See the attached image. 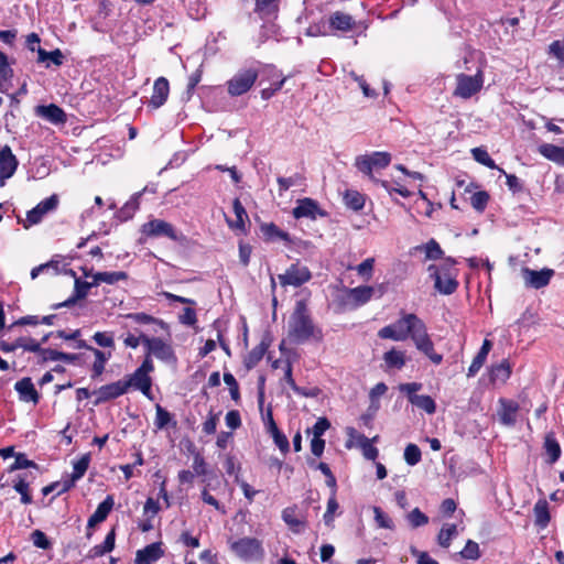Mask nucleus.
Wrapping results in <instances>:
<instances>
[{
  "mask_svg": "<svg viewBox=\"0 0 564 564\" xmlns=\"http://www.w3.org/2000/svg\"><path fill=\"white\" fill-rule=\"evenodd\" d=\"M535 517V524L544 529L547 527L550 522V512H549V503L546 500H539L533 509Z\"/></svg>",
  "mask_w": 564,
  "mask_h": 564,
  "instance_id": "31",
  "label": "nucleus"
},
{
  "mask_svg": "<svg viewBox=\"0 0 564 564\" xmlns=\"http://www.w3.org/2000/svg\"><path fill=\"white\" fill-rule=\"evenodd\" d=\"M127 388H134L135 390L141 391L145 397H150L152 379L150 376L139 371L138 369L129 377L128 380H124Z\"/></svg>",
  "mask_w": 564,
  "mask_h": 564,
  "instance_id": "21",
  "label": "nucleus"
},
{
  "mask_svg": "<svg viewBox=\"0 0 564 564\" xmlns=\"http://www.w3.org/2000/svg\"><path fill=\"white\" fill-rule=\"evenodd\" d=\"M422 389V383L420 382H408L401 383L399 386V390L402 393H405L408 400L411 404L416 408L425 411L427 414H434L436 411V403L430 395H420L416 394L417 391Z\"/></svg>",
  "mask_w": 564,
  "mask_h": 564,
  "instance_id": "5",
  "label": "nucleus"
},
{
  "mask_svg": "<svg viewBox=\"0 0 564 564\" xmlns=\"http://www.w3.org/2000/svg\"><path fill=\"white\" fill-rule=\"evenodd\" d=\"M338 502L336 500L335 490L332 492L328 501H327V509L324 513V522L326 525H330L334 520V513L338 509Z\"/></svg>",
  "mask_w": 564,
  "mask_h": 564,
  "instance_id": "57",
  "label": "nucleus"
},
{
  "mask_svg": "<svg viewBox=\"0 0 564 564\" xmlns=\"http://www.w3.org/2000/svg\"><path fill=\"white\" fill-rule=\"evenodd\" d=\"M373 513H375V521L379 528L390 529V530L394 529V523H393L392 519L387 513H384L381 510V508L373 507Z\"/></svg>",
  "mask_w": 564,
  "mask_h": 564,
  "instance_id": "53",
  "label": "nucleus"
},
{
  "mask_svg": "<svg viewBox=\"0 0 564 564\" xmlns=\"http://www.w3.org/2000/svg\"><path fill=\"white\" fill-rule=\"evenodd\" d=\"M155 410H156V415H155L154 423L158 429H163L171 422L172 416H171L170 412H167L164 408H162L159 404L156 405Z\"/></svg>",
  "mask_w": 564,
  "mask_h": 564,
  "instance_id": "62",
  "label": "nucleus"
},
{
  "mask_svg": "<svg viewBox=\"0 0 564 564\" xmlns=\"http://www.w3.org/2000/svg\"><path fill=\"white\" fill-rule=\"evenodd\" d=\"M383 360L388 368H394L399 370L404 367L406 361L404 351L397 350L394 348L384 352Z\"/></svg>",
  "mask_w": 564,
  "mask_h": 564,
  "instance_id": "33",
  "label": "nucleus"
},
{
  "mask_svg": "<svg viewBox=\"0 0 564 564\" xmlns=\"http://www.w3.org/2000/svg\"><path fill=\"white\" fill-rule=\"evenodd\" d=\"M454 264V260L447 259L442 268L435 264H431L427 268L430 276L434 280V288L442 294L449 295L454 293L458 286V282L449 271V268Z\"/></svg>",
  "mask_w": 564,
  "mask_h": 564,
  "instance_id": "3",
  "label": "nucleus"
},
{
  "mask_svg": "<svg viewBox=\"0 0 564 564\" xmlns=\"http://www.w3.org/2000/svg\"><path fill=\"white\" fill-rule=\"evenodd\" d=\"M34 111L37 117L53 124H63L67 120L65 111L55 104L36 106Z\"/></svg>",
  "mask_w": 564,
  "mask_h": 564,
  "instance_id": "17",
  "label": "nucleus"
},
{
  "mask_svg": "<svg viewBox=\"0 0 564 564\" xmlns=\"http://www.w3.org/2000/svg\"><path fill=\"white\" fill-rule=\"evenodd\" d=\"M521 274L528 288L538 290L546 286L550 283L552 276L554 275V270L544 268L540 271H536L530 268H523L521 270Z\"/></svg>",
  "mask_w": 564,
  "mask_h": 564,
  "instance_id": "14",
  "label": "nucleus"
},
{
  "mask_svg": "<svg viewBox=\"0 0 564 564\" xmlns=\"http://www.w3.org/2000/svg\"><path fill=\"white\" fill-rule=\"evenodd\" d=\"M421 449L415 444L406 445L404 449V459L410 466L416 465L421 460Z\"/></svg>",
  "mask_w": 564,
  "mask_h": 564,
  "instance_id": "54",
  "label": "nucleus"
},
{
  "mask_svg": "<svg viewBox=\"0 0 564 564\" xmlns=\"http://www.w3.org/2000/svg\"><path fill=\"white\" fill-rule=\"evenodd\" d=\"M471 154L475 161H477L478 163L489 169H499L485 149L474 148L471 150Z\"/></svg>",
  "mask_w": 564,
  "mask_h": 564,
  "instance_id": "48",
  "label": "nucleus"
},
{
  "mask_svg": "<svg viewBox=\"0 0 564 564\" xmlns=\"http://www.w3.org/2000/svg\"><path fill=\"white\" fill-rule=\"evenodd\" d=\"M258 72L256 69H242L228 82V93L231 96H240L247 93L256 83Z\"/></svg>",
  "mask_w": 564,
  "mask_h": 564,
  "instance_id": "8",
  "label": "nucleus"
},
{
  "mask_svg": "<svg viewBox=\"0 0 564 564\" xmlns=\"http://www.w3.org/2000/svg\"><path fill=\"white\" fill-rule=\"evenodd\" d=\"M31 540L33 544L39 549L47 550L51 547V542L48 541L45 533L41 530L33 531L31 534Z\"/></svg>",
  "mask_w": 564,
  "mask_h": 564,
  "instance_id": "63",
  "label": "nucleus"
},
{
  "mask_svg": "<svg viewBox=\"0 0 564 564\" xmlns=\"http://www.w3.org/2000/svg\"><path fill=\"white\" fill-rule=\"evenodd\" d=\"M57 205L58 197L55 194L40 202L34 208L28 212L26 218L23 221V227L28 229L29 227L41 223L43 217L47 213L54 210Z\"/></svg>",
  "mask_w": 564,
  "mask_h": 564,
  "instance_id": "12",
  "label": "nucleus"
},
{
  "mask_svg": "<svg viewBox=\"0 0 564 564\" xmlns=\"http://www.w3.org/2000/svg\"><path fill=\"white\" fill-rule=\"evenodd\" d=\"M231 551L242 560L257 561L263 556L261 542L256 538H242L230 544Z\"/></svg>",
  "mask_w": 564,
  "mask_h": 564,
  "instance_id": "6",
  "label": "nucleus"
},
{
  "mask_svg": "<svg viewBox=\"0 0 564 564\" xmlns=\"http://www.w3.org/2000/svg\"><path fill=\"white\" fill-rule=\"evenodd\" d=\"M391 162V154L388 152H372L371 154L360 155L356 158L355 165L364 174H366L373 183L379 184L381 181L372 174L373 170H380L388 166Z\"/></svg>",
  "mask_w": 564,
  "mask_h": 564,
  "instance_id": "4",
  "label": "nucleus"
},
{
  "mask_svg": "<svg viewBox=\"0 0 564 564\" xmlns=\"http://www.w3.org/2000/svg\"><path fill=\"white\" fill-rule=\"evenodd\" d=\"M93 354L95 355V361L93 365V378H96L104 372L105 365L107 360L111 357V354H106L97 348L93 349Z\"/></svg>",
  "mask_w": 564,
  "mask_h": 564,
  "instance_id": "43",
  "label": "nucleus"
},
{
  "mask_svg": "<svg viewBox=\"0 0 564 564\" xmlns=\"http://www.w3.org/2000/svg\"><path fill=\"white\" fill-rule=\"evenodd\" d=\"M378 336L382 339L395 341H403L410 337L415 348L424 354L433 364L440 365L443 361V356L434 349V344L427 333L425 323L413 313L403 314L394 323L382 327L378 332Z\"/></svg>",
  "mask_w": 564,
  "mask_h": 564,
  "instance_id": "1",
  "label": "nucleus"
},
{
  "mask_svg": "<svg viewBox=\"0 0 564 564\" xmlns=\"http://www.w3.org/2000/svg\"><path fill=\"white\" fill-rule=\"evenodd\" d=\"M460 556L467 560H477L480 557L479 545L473 540H468L465 547L460 551Z\"/></svg>",
  "mask_w": 564,
  "mask_h": 564,
  "instance_id": "55",
  "label": "nucleus"
},
{
  "mask_svg": "<svg viewBox=\"0 0 564 564\" xmlns=\"http://www.w3.org/2000/svg\"><path fill=\"white\" fill-rule=\"evenodd\" d=\"M489 200V195L486 192H477L470 197L471 206L478 210L482 212Z\"/></svg>",
  "mask_w": 564,
  "mask_h": 564,
  "instance_id": "59",
  "label": "nucleus"
},
{
  "mask_svg": "<svg viewBox=\"0 0 564 564\" xmlns=\"http://www.w3.org/2000/svg\"><path fill=\"white\" fill-rule=\"evenodd\" d=\"M128 388L124 380H118L116 382L105 384L98 390L94 391L96 395L95 404L105 403L109 400L117 399L127 393Z\"/></svg>",
  "mask_w": 564,
  "mask_h": 564,
  "instance_id": "15",
  "label": "nucleus"
},
{
  "mask_svg": "<svg viewBox=\"0 0 564 564\" xmlns=\"http://www.w3.org/2000/svg\"><path fill=\"white\" fill-rule=\"evenodd\" d=\"M425 251L426 259L437 260L443 257V250L438 242L434 239L429 240L423 247H420Z\"/></svg>",
  "mask_w": 564,
  "mask_h": 564,
  "instance_id": "47",
  "label": "nucleus"
},
{
  "mask_svg": "<svg viewBox=\"0 0 564 564\" xmlns=\"http://www.w3.org/2000/svg\"><path fill=\"white\" fill-rule=\"evenodd\" d=\"M457 533L456 524H445L437 535L438 544L442 547H448L451 545V541L457 535Z\"/></svg>",
  "mask_w": 564,
  "mask_h": 564,
  "instance_id": "42",
  "label": "nucleus"
},
{
  "mask_svg": "<svg viewBox=\"0 0 564 564\" xmlns=\"http://www.w3.org/2000/svg\"><path fill=\"white\" fill-rule=\"evenodd\" d=\"M13 482V488L21 495V502L24 505L31 503L32 496L30 494V481L28 479V475H19Z\"/></svg>",
  "mask_w": 564,
  "mask_h": 564,
  "instance_id": "32",
  "label": "nucleus"
},
{
  "mask_svg": "<svg viewBox=\"0 0 564 564\" xmlns=\"http://www.w3.org/2000/svg\"><path fill=\"white\" fill-rule=\"evenodd\" d=\"M549 54L557 61V65L564 68V41H554L549 45Z\"/></svg>",
  "mask_w": 564,
  "mask_h": 564,
  "instance_id": "50",
  "label": "nucleus"
},
{
  "mask_svg": "<svg viewBox=\"0 0 564 564\" xmlns=\"http://www.w3.org/2000/svg\"><path fill=\"white\" fill-rule=\"evenodd\" d=\"M18 348H23L26 351H39L41 350L40 343L31 337H19L12 343L0 341V349L3 352H11Z\"/></svg>",
  "mask_w": 564,
  "mask_h": 564,
  "instance_id": "20",
  "label": "nucleus"
},
{
  "mask_svg": "<svg viewBox=\"0 0 564 564\" xmlns=\"http://www.w3.org/2000/svg\"><path fill=\"white\" fill-rule=\"evenodd\" d=\"M170 85L165 77H159L153 85V93L149 101V106L158 109L164 105L169 97Z\"/></svg>",
  "mask_w": 564,
  "mask_h": 564,
  "instance_id": "18",
  "label": "nucleus"
},
{
  "mask_svg": "<svg viewBox=\"0 0 564 564\" xmlns=\"http://www.w3.org/2000/svg\"><path fill=\"white\" fill-rule=\"evenodd\" d=\"M97 279L101 280V283L115 284L119 281L127 280L128 274L123 271L97 272Z\"/></svg>",
  "mask_w": 564,
  "mask_h": 564,
  "instance_id": "49",
  "label": "nucleus"
},
{
  "mask_svg": "<svg viewBox=\"0 0 564 564\" xmlns=\"http://www.w3.org/2000/svg\"><path fill=\"white\" fill-rule=\"evenodd\" d=\"M288 338L292 344H303L311 339L322 340L323 333L312 321L304 301H297L288 322Z\"/></svg>",
  "mask_w": 564,
  "mask_h": 564,
  "instance_id": "2",
  "label": "nucleus"
},
{
  "mask_svg": "<svg viewBox=\"0 0 564 564\" xmlns=\"http://www.w3.org/2000/svg\"><path fill=\"white\" fill-rule=\"evenodd\" d=\"M265 351L267 345L264 343H261L258 346H256L251 351H249V354L245 358V366L248 369H252L253 367H256L259 364V361L263 358Z\"/></svg>",
  "mask_w": 564,
  "mask_h": 564,
  "instance_id": "39",
  "label": "nucleus"
},
{
  "mask_svg": "<svg viewBox=\"0 0 564 564\" xmlns=\"http://www.w3.org/2000/svg\"><path fill=\"white\" fill-rule=\"evenodd\" d=\"M89 463L90 454L88 453L84 454L77 462H75L70 479L63 481V488L58 490V494H63L69 490L75 485V482L85 475Z\"/></svg>",
  "mask_w": 564,
  "mask_h": 564,
  "instance_id": "19",
  "label": "nucleus"
},
{
  "mask_svg": "<svg viewBox=\"0 0 564 564\" xmlns=\"http://www.w3.org/2000/svg\"><path fill=\"white\" fill-rule=\"evenodd\" d=\"M142 345L150 356H154L160 360L171 361L175 359L172 346L159 337L142 335Z\"/></svg>",
  "mask_w": 564,
  "mask_h": 564,
  "instance_id": "10",
  "label": "nucleus"
},
{
  "mask_svg": "<svg viewBox=\"0 0 564 564\" xmlns=\"http://www.w3.org/2000/svg\"><path fill=\"white\" fill-rule=\"evenodd\" d=\"M271 436L274 441V444L279 447V449L285 454L290 449L289 440L286 436L278 429L271 432Z\"/></svg>",
  "mask_w": 564,
  "mask_h": 564,
  "instance_id": "61",
  "label": "nucleus"
},
{
  "mask_svg": "<svg viewBox=\"0 0 564 564\" xmlns=\"http://www.w3.org/2000/svg\"><path fill=\"white\" fill-rule=\"evenodd\" d=\"M18 167V160L8 145L0 149V186L10 178Z\"/></svg>",
  "mask_w": 564,
  "mask_h": 564,
  "instance_id": "16",
  "label": "nucleus"
},
{
  "mask_svg": "<svg viewBox=\"0 0 564 564\" xmlns=\"http://www.w3.org/2000/svg\"><path fill=\"white\" fill-rule=\"evenodd\" d=\"M329 28L341 32H348L355 26V20L351 15L341 11H336L329 17Z\"/></svg>",
  "mask_w": 564,
  "mask_h": 564,
  "instance_id": "25",
  "label": "nucleus"
},
{
  "mask_svg": "<svg viewBox=\"0 0 564 564\" xmlns=\"http://www.w3.org/2000/svg\"><path fill=\"white\" fill-rule=\"evenodd\" d=\"M142 193L134 194L129 202L121 208L119 217L121 219H128L139 207V198Z\"/></svg>",
  "mask_w": 564,
  "mask_h": 564,
  "instance_id": "51",
  "label": "nucleus"
},
{
  "mask_svg": "<svg viewBox=\"0 0 564 564\" xmlns=\"http://www.w3.org/2000/svg\"><path fill=\"white\" fill-rule=\"evenodd\" d=\"M160 543H151L135 554L134 564H151L163 556Z\"/></svg>",
  "mask_w": 564,
  "mask_h": 564,
  "instance_id": "22",
  "label": "nucleus"
},
{
  "mask_svg": "<svg viewBox=\"0 0 564 564\" xmlns=\"http://www.w3.org/2000/svg\"><path fill=\"white\" fill-rule=\"evenodd\" d=\"M36 52H37V62L39 63H45L47 61H51L56 66H59L63 64L64 56H63L61 50H58V48H56L52 52H46L45 50H43L39 46Z\"/></svg>",
  "mask_w": 564,
  "mask_h": 564,
  "instance_id": "36",
  "label": "nucleus"
},
{
  "mask_svg": "<svg viewBox=\"0 0 564 564\" xmlns=\"http://www.w3.org/2000/svg\"><path fill=\"white\" fill-rule=\"evenodd\" d=\"M280 0H256L254 11L261 19L274 17L279 10Z\"/></svg>",
  "mask_w": 564,
  "mask_h": 564,
  "instance_id": "29",
  "label": "nucleus"
},
{
  "mask_svg": "<svg viewBox=\"0 0 564 564\" xmlns=\"http://www.w3.org/2000/svg\"><path fill=\"white\" fill-rule=\"evenodd\" d=\"M292 215L295 219L307 218L316 220L318 217H327L328 214L315 199L305 197L296 200V206L293 208Z\"/></svg>",
  "mask_w": 564,
  "mask_h": 564,
  "instance_id": "9",
  "label": "nucleus"
},
{
  "mask_svg": "<svg viewBox=\"0 0 564 564\" xmlns=\"http://www.w3.org/2000/svg\"><path fill=\"white\" fill-rule=\"evenodd\" d=\"M15 459L13 464L10 466V470H17L22 468H37V465L33 462L26 458L24 454H17L14 455Z\"/></svg>",
  "mask_w": 564,
  "mask_h": 564,
  "instance_id": "60",
  "label": "nucleus"
},
{
  "mask_svg": "<svg viewBox=\"0 0 564 564\" xmlns=\"http://www.w3.org/2000/svg\"><path fill=\"white\" fill-rule=\"evenodd\" d=\"M263 234L268 238H278L281 240H289V235L282 230L279 229L274 224H265L261 227Z\"/></svg>",
  "mask_w": 564,
  "mask_h": 564,
  "instance_id": "58",
  "label": "nucleus"
},
{
  "mask_svg": "<svg viewBox=\"0 0 564 564\" xmlns=\"http://www.w3.org/2000/svg\"><path fill=\"white\" fill-rule=\"evenodd\" d=\"M544 448L546 454L549 455V462L551 464L555 463L561 456V447L555 437L551 434L545 436Z\"/></svg>",
  "mask_w": 564,
  "mask_h": 564,
  "instance_id": "41",
  "label": "nucleus"
},
{
  "mask_svg": "<svg viewBox=\"0 0 564 564\" xmlns=\"http://www.w3.org/2000/svg\"><path fill=\"white\" fill-rule=\"evenodd\" d=\"M12 77V69L8 64L7 56L0 52V91H7V84Z\"/></svg>",
  "mask_w": 564,
  "mask_h": 564,
  "instance_id": "44",
  "label": "nucleus"
},
{
  "mask_svg": "<svg viewBox=\"0 0 564 564\" xmlns=\"http://www.w3.org/2000/svg\"><path fill=\"white\" fill-rule=\"evenodd\" d=\"M312 278L307 267L300 263H293L283 274H279L278 279L282 286H301Z\"/></svg>",
  "mask_w": 564,
  "mask_h": 564,
  "instance_id": "11",
  "label": "nucleus"
},
{
  "mask_svg": "<svg viewBox=\"0 0 564 564\" xmlns=\"http://www.w3.org/2000/svg\"><path fill=\"white\" fill-rule=\"evenodd\" d=\"M91 288V284L86 281H82L80 279H75V290L74 294L65 300L62 303L54 304L52 307L54 310H57L59 307H69L74 305L78 300H83L87 296L89 289Z\"/></svg>",
  "mask_w": 564,
  "mask_h": 564,
  "instance_id": "24",
  "label": "nucleus"
},
{
  "mask_svg": "<svg viewBox=\"0 0 564 564\" xmlns=\"http://www.w3.org/2000/svg\"><path fill=\"white\" fill-rule=\"evenodd\" d=\"M406 520L411 528L416 529L429 523V517L423 513L419 508H414L408 513Z\"/></svg>",
  "mask_w": 564,
  "mask_h": 564,
  "instance_id": "46",
  "label": "nucleus"
},
{
  "mask_svg": "<svg viewBox=\"0 0 564 564\" xmlns=\"http://www.w3.org/2000/svg\"><path fill=\"white\" fill-rule=\"evenodd\" d=\"M511 375V368L508 360H502L500 364L490 368L489 377L491 382L505 383Z\"/></svg>",
  "mask_w": 564,
  "mask_h": 564,
  "instance_id": "28",
  "label": "nucleus"
},
{
  "mask_svg": "<svg viewBox=\"0 0 564 564\" xmlns=\"http://www.w3.org/2000/svg\"><path fill=\"white\" fill-rule=\"evenodd\" d=\"M113 503L115 502L112 496H107L105 500L98 505L97 509L93 514L96 516V518H99L102 521H105L108 514L110 513Z\"/></svg>",
  "mask_w": 564,
  "mask_h": 564,
  "instance_id": "52",
  "label": "nucleus"
},
{
  "mask_svg": "<svg viewBox=\"0 0 564 564\" xmlns=\"http://www.w3.org/2000/svg\"><path fill=\"white\" fill-rule=\"evenodd\" d=\"M539 152L544 158H546L557 164H561V162L563 161L564 148H562V147H557V145L550 144V143H544V144L540 145Z\"/></svg>",
  "mask_w": 564,
  "mask_h": 564,
  "instance_id": "34",
  "label": "nucleus"
},
{
  "mask_svg": "<svg viewBox=\"0 0 564 564\" xmlns=\"http://www.w3.org/2000/svg\"><path fill=\"white\" fill-rule=\"evenodd\" d=\"M232 207H234V212H235L237 220H236L235 225H230V226L241 229L245 226V219L248 218L247 212L238 198H236L234 200Z\"/></svg>",
  "mask_w": 564,
  "mask_h": 564,
  "instance_id": "56",
  "label": "nucleus"
},
{
  "mask_svg": "<svg viewBox=\"0 0 564 564\" xmlns=\"http://www.w3.org/2000/svg\"><path fill=\"white\" fill-rule=\"evenodd\" d=\"M303 181V176L299 173H295L289 177L279 176L276 178L279 185V195L282 196L284 192L293 186L302 185Z\"/></svg>",
  "mask_w": 564,
  "mask_h": 564,
  "instance_id": "35",
  "label": "nucleus"
},
{
  "mask_svg": "<svg viewBox=\"0 0 564 564\" xmlns=\"http://www.w3.org/2000/svg\"><path fill=\"white\" fill-rule=\"evenodd\" d=\"M141 231L148 237H167L171 240H177V234L174 227L162 219H152L142 225Z\"/></svg>",
  "mask_w": 564,
  "mask_h": 564,
  "instance_id": "13",
  "label": "nucleus"
},
{
  "mask_svg": "<svg viewBox=\"0 0 564 564\" xmlns=\"http://www.w3.org/2000/svg\"><path fill=\"white\" fill-rule=\"evenodd\" d=\"M500 410L498 412L500 422L503 425L511 426L517 421L519 404L512 400L500 399Z\"/></svg>",
  "mask_w": 564,
  "mask_h": 564,
  "instance_id": "23",
  "label": "nucleus"
},
{
  "mask_svg": "<svg viewBox=\"0 0 564 564\" xmlns=\"http://www.w3.org/2000/svg\"><path fill=\"white\" fill-rule=\"evenodd\" d=\"M15 391L19 393L20 399L25 402H34L37 403L39 401V394L34 388V384L32 383V380L30 378H23L19 380L14 384Z\"/></svg>",
  "mask_w": 564,
  "mask_h": 564,
  "instance_id": "26",
  "label": "nucleus"
},
{
  "mask_svg": "<svg viewBox=\"0 0 564 564\" xmlns=\"http://www.w3.org/2000/svg\"><path fill=\"white\" fill-rule=\"evenodd\" d=\"M456 84L457 85L454 90V95L464 99H468L481 89L484 84L482 73L478 70L474 76L458 74L456 76Z\"/></svg>",
  "mask_w": 564,
  "mask_h": 564,
  "instance_id": "7",
  "label": "nucleus"
},
{
  "mask_svg": "<svg viewBox=\"0 0 564 564\" xmlns=\"http://www.w3.org/2000/svg\"><path fill=\"white\" fill-rule=\"evenodd\" d=\"M115 530H111L105 538V541L101 544L95 545L91 549V556H102L104 554L110 552L115 547Z\"/></svg>",
  "mask_w": 564,
  "mask_h": 564,
  "instance_id": "40",
  "label": "nucleus"
},
{
  "mask_svg": "<svg viewBox=\"0 0 564 564\" xmlns=\"http://www.w3.org/2000/svg\"><path fill=\"white\" fill-rule=\"evenodd\" d=\"M59 264H61V261L54 260V259L46 263L40 264L32 269L31 278L34 280L41 273H44V272H52L53 274H57V273H59Z\"/></svg>",
  "mask_w": 564,
  "mask_h": 564,
  "instance_id": "45",
  "label": "nucleus"
},
{
  "mask_svg": "<svg viewBox=\"0 0 564 564\" xmlns=\"http://www.w3.org/2000/svg\"><path fill=\"white\" fill-rule=\"evenodd\" d=\"M126 318L131 319L138 324L155 325L161 328L166 327V324L163 321L158 319V318H155L149 314H145V313H130V314L126 315Z\"/></svg>",
  "mask_w": 564,
  "mask_h": 564,
  "instance_id": "37",
  "label": "nucleus"
},
{
  "mask_svg": "<svg viewBox=\"0 0 564 564\" xmlns=\"http://www.w3.org/2000/svg\"><path fill=\"white\" fill-rule=\"evenodd\" d=\"M375 289L372 286H357L347 292L348 300L356 306L366 304L372 297Z\"/></svg>",
  "mask_w": 564,
  "mask_h": 564,
  "instance_id": "27",
  "label": "nucleus"
},
{
  "mask_svg": "<svg viewBox=\"0 0 564 564\" xmlns=\"http://www.w3.org/2000/svg\"><path fill=\"white\" fill-rule=\"evenodd\" d=\"M282 519L294 532H300L304 527V521L297 517V507H288L282 511Z\"/></svg>",
  "mask_w": 564,
  "mask_h": 564,
  "instance_id": "30",
  "label": "nucleus"
},
{
  "mask_svg": "<svg viewBox=\"0 0 564 564\" xmlns=\"http://www.w3.org/2000/svg\"><path fill=\"white\" fill-rule=\"evenodd\" d=\"M344 202L348 208L355 212L362 209L365 206V197L357 191H347L344 195Z\"/></svg>",
  "mask_w": 564,
  "mask_h": 564,
  "instance_id": "38",
  "label": "nucleus"
},
{
  "mask_svg": "<svg viewBox=\"0 0 564 564\" xmlns=\"http://www.w3.org/2000/svg\"><path fill=\"white\" fill-rule=\"evenodd\" d=\"M373 264H375V259L373 258H367L366 260H364L361 263H359L356 268L357 272L359 275L366 278L367 280H369L372 275V271H373Z\"/></svg>",
  "mask_w": 564,
  "mask_h": 564,
  "instance_id": "64",
  "label": "nucleus"
}]
</instances>
